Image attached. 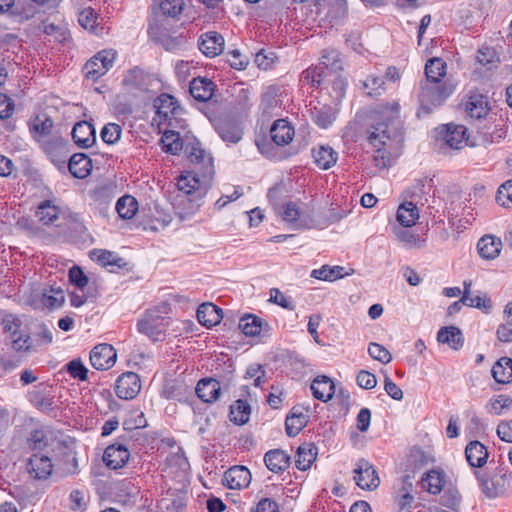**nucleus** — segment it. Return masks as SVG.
Listing matches in <instances>:
<instances>
[{"instance_id":"nucleus-59","label":"nucleus","mask_w":512,"mask_h":512,"mask_svg":"<svg viewBox=\"0 0 512 512\" xmlns=\"http://www.w3.org/2000/svg\"><path fill=\"white\" fill-rule=\"evenodd\" d=\"M226 62L230 65L231 68L236 70H244L246 69L249 59L246 56H243L240 50L234 49L226 53Z\"/></svg>"},{"instance_id":"nucleus-37","label":"nucleus","mask_w":512,"mask_h":512,"mask_svg":"<svg viewBox=\"0 0 512 512\" xmlns=\"http://www.w3.org/2000/svg\"><path fill=\"white\" fill-rule=\"evenodd\" d=\"M327 13L326 17L331 25L338 24L344 20L348 13L346 0H326Z\"/></svg>"},{"instance_id":"nucleus-35","label":"nucleus","mask_w":512,"mask_h":512,"mask_svg":"<svg viewBox=\"0 0 512 512\" xmlns=\"http://www.w3.org/2000/svg\"><path fill=\"white\" fill-rule=\"evenodd\" d=\"M437 340L440 343L448 344L454 350H459L464 344L463 334L455 326L441 328L437 333Z\"/></svg>"},{"instance_id":"nucleus-17","label":"nucleus","mask_w":512,"mask_h":512,"mask_svg":"<svg viewBox=\"0 0 512 512\" xmlns=\"http://www.w3.org/2000/svg\"><path fill=\"white\" fill-rule=\"evenodd\" d=\"M129 457L130 453L125 446L121 444H113L105 449L103 461L110 469L117 470L127 463Z\"/></svg>"},{"instance_id":"nucleus-55","label":"nucleus","mask_w":512,"mask_h":512,"mask_svg":"<svg viewBox=\"0 0 512 512\" xmlns=\"http://www.w3.org/2000/svg\"><path fill=\"white\" fill-rule=\"evenodd\" d=\"M121 126L116 123H108L101 130V138L107 144L116 143L121 137Z\"/></svg>"},{"instance_id":"nucleus-20","label":"nucleus","mask_w":512,"mask_h":512,"mask_svg":"<svg viewBox=\"0 0 512 512\" xmlns=\"http://www.w3.org/2000/svg\"><path fill=\"white\" fill-rule=\"evenodd\" d=\"M216 89L215 83L206 77H194V100L199 102H208L209 110H215V104L212 103V97Z\"/></svg>"},{"instance_id":"nucleus-15","label":"nucleus","mask_w":512,"mask_h":512,"mask_svg":"<svg viewBox=\"0 0 512 512\" xmlns=\"http://www.w3.org/2000/svg\"><path fill=\"white\" fill-rule=\"evenodd\" d=\"M154 107L156 115L153 118V122L157 123L159 126L167 123L171 116L176 114V111L179 108L176 99L165 93L155 99Z\"/></svg>"},{"instance_id":"nucleus-11","label":"nucleus","mask_w":512,"mask_h":512,"mask_svg":"<svg viewBox=\"0 0 512 512\" xmlns=\"http://www.w3.org/2000/svg\"><path fill=\"white\" fill-rule=\"evenodd\" d=\"M192 176L189 171L179 175L176 178V192L174 196V206L177 210V214L181 219H184L187 213L182 212L181 206H191V194H192Z\"/></svg>"},{"instance_id":"nucleus-47","label":"nucleus","mask_w":512,"mask_h":512,"mask_svg":"<svg viewBox=\"0 0 512 512\" xmlns=\"http://www.w3.org/2000/svg\"><path fill=\"white\" fill-rule=\"evenodd\" d=\"M506 321L497 329V337L501 342L512 341V302H509L504 310Z\"/></svg>"},{"instance_id":"nucleus-46","label":"nucleus","mask_w":512,"mask_h":512,"mask_svg":"<svg viewBox=\"0 0 512 512\" xmlns=\"http://www.w3.org/2000/svg\"><path fill=\"white\" fill-rule=\"evenodd\" d=\"M343 269L341 266L330 267L329 265H323L319 269H314L311 272V277L332 282L344 276L342 273Z\"/></svg>"},{"instance_id":"nucleus-40","label":"nucleus","mask_w":512,"mask_h":512,"mask_svg":"<svg viewBox=\"0 0 512 512\" xmlns=\"http://www.w3.org/2000/svg\"><path fill=\"white\" fill-rule=\"evenodd\" d=\"M313 157L321 169H329L337 161V153L331 147L320 146L313 150Z\"/></svg>"},{"instance_id":"nucleus-54","label":"nucleus","mask_w":512,"mask_h":512,"mask_svg":"<svg viewBox=\"0 0 512 512\" xmlns=\"http://www.w3.org/2000/svg\"><path fill=\"white\" fill-rule=\"evenodd\" d=\"M384 80L382 77L370 75L362 82V88L369 96H378L384 91Z\"/></svg>"},{"instance_id":"nucleus-3","label":"nucleus","mask_w":512,"mask_h":512,"mask_svg":"<svg viewBox=\"0 0 512 512\" xmlns=\"http://www.w3.org/2000/svg\"><path fill=\"white\" fill-rule=\"evenodd\" d=\"M398 112L399 104L396 102L391 106L383 107L380 113L382 117L387 115L386 121L372 124L367 130V140L375 148L374 160L378 167H385L389 161L385 150L391 144V126L393 121L398 118Z\"/></svg>"},{"instance_id":"nucleus-56","label":"nucleus","mask_w":512,"mask_h":512,"mask_svg":"<svg viewBox=\"0 0 512 512\" xmlns=\"http://www.w3.org/2000/svg\"><path fill=\"white\" fill-rule=\"evenodd\" d=\"M368 353L373 359L388 364L392 360L391 353L381 344L371 342L368 346Z\"/></svg>"},{"instance_id":"nucleus-62","label":"nucleus","mask_w":512,"mask_h":512,"mask_svg":"<svg viewBox=\"0 0 512 512\" xmlns=\"http://www.w3.org/2000/svg\"><path fill=\"white\" fill-rule=\"evenodd\" d=\"M398 239L409 247L422 248L425 240L420 238L419 235L413 234L407 230H400L397 233Z\"/></svg>"},{"instance_id":"nucleus-23","label":"nucleus","mask_w":512,"mask_h":512,"mask_svg":"<svg viewBox=\"0 0 512 512\" xmlns=\"http://www.w3.org/2000/svg\"><path fill=\"white\" fill-rule=\"evenodd\" d=\"M150 77L140 68H133L128 71L123 79V85L127 91L136 93L148 90Z\"/></svg>"},{"instance_id":"nucleus-12","label":"nucleus","mask_w":512,"mask_h":512,"mask_svg":"<svg viewBox=\"0 0 512 512\" xmlns=\"http://www.w3.org/2000/svg\"><path fill=\"white\" fill-rule=\"evenodd\" d=\"M462 105L464 106L467 116L471 119H483L490 111L487 97L477 92H470V94L462 100Z\"/></svg>"},{"instance_id":"nucleus-43","label":"nucleus","mask_w":512,"mask_h":512,"mask_svg":"<svg viewBox=\"0 0 512 512\" xmlns=\"http://www.w3.org/2000/svg\"><path fill=\"white\" fill-rule=\"evenodd\" d=\"M64 300V292L59 288H50L49 290H45L40 299L42 306L49 310L61 307Z\"/></svg>"},{"instance_id":"nucleus-32","label":"nucleus","mask_w":512,"mask_h":512,"mask_svg":"<svg viewBox=\"0 0 512 512\" xmlns=\"http://www.w3.org/2000/svg\"><path fill=\"white\" fill-rule=\"evenodd\" d=\"M264 462L270 471L280 473L289 467L290 456L283 450L274 449L265 454Z\"/></svg>"},{"instance_id":"nucleus-45","label":"nucleus","mask_w":512,"mask_h":512,"mask_svg":"<svg viewBox=\"0 0 512 512\" xmlns=\"http://www.w3.org/2000/svg\"><path fill=\"white\" fill-rule=\"evenodd\" d=\"M320 66L329 69L332 72H338L343 69V61L338 51L326 49L321 56Z\"/></svg>"},{"instance_id":"nucleus-14","label":"nucleus","mask_w":512,"mask_h":512,"mask_svg":"<svg viewBox=\"0 0 512 512\" xmlns=\"http://www.w3.org/2000/svg\"><path fill=\"white\" fill-rule=\"evenodd\" d=\"M141 389L139 376L134 372H126L116 381V395L125 400L135 398Z\"/></svg>"},{"instance_id":"nucleus-9","label":"nucleus","mask_w":512,"mask_h":512,"mask_svg":"<svg viewBox=\"0 0 512 512\" xmlns=\"http://www.w3.org/2000/svg\"><path fill=\"white\" fill-rule=\"evenodd\" d=\"M474 475L479 483L481 491L490 499L504 494L511 477V474L507 475V473H504L499 477H490L486 473L477 470L474 472Z\"/></svg>"},{"instance_id":"nucleus-22","label":"nucleus","mask_w":512,"mask_h":512,"mask_svg":"<svg viewBox=\"0 0 512 512\" xmlns=\"http://www.w3.org/2000/svg\"><path fill=\"white\" fill-rule=\"evenodd\" d=\"M196 317L202 326L212 328L220 323L223 315L222 310L215 304L205 302L197 308Z\"/></svg>"},{"instance_id":"nucleus-51","label":"nucleus","mask_w":512,"mask_h":512,"mask_svg":"<svg viewBox=\"0 0 512 512\" xmlns=\"http://www.w3.org/2000/svg\"><path fill=\"white\" fill-rule=\"evenodd\" d=\"M512 405V398L508 395H498L490 399L486 408L489 413L494 415H501L504 410L509 409Z\"/></svg>"},{"instance_id":"nucleus-63","label":"nucleus","mask_w":512,"mask_h":512,"mask_svg":"<svg viewBox=\"0 0 512 512\" xmlns=\"http://www.w3.org/2000/svg\"><path fill=\"white\" fill-rule=\"evenodd\" d=\"M69 280L80 290H83L88 284V277L79 266H73L70 268Z\"/></svg>"},{"instance_id":"nucleus-34","label":"nucleus","mask_w":512,"mask_h":512,"mask_svg":"<svg viewBox=\"0 0 512 512\" xmlns=\"http://www.w3.org/2000/svg\"><path fill=\"white\" fill-rule=\"evenodd\" d=\"M273 142L277 145L288 144L294 135V129L284 119L275 121L270 129Z\"/></svg>"},{"instance_id":"nucleus-16","label":"nucleus","mask_w":512,"mask_h":512,"mask_svg":"<svg viewBox=\"0 0 512 512\" xmlns=\"http://www.w3.org/2000/svg\"><path fill=\"white\" fill-rule=\"evenodd\" d=\"M198 48L206 57L213 58L224 49V38L221 34L210 31L199 37Z\"/></svg>"},{"instance_id":"nucleus-18","label":"nucleus","mask_w":512,"mask_h":512,"mask_svg":"<svg viewBox=\"0 0 512 512\" xmlns=\"http://www.w3.org/2000/svg\"><path fill=\"white\" fill-rule=\"evenodd\" d=\"M44 151L57 169L64 171L69 155L67 144L62 140L49 141L45 144Z\"/></svg>"},{"instance_id":"nucleus-38","label":"nucleus","mask_w":512,"mask_h":512,"mask_svg":"<svg viewBox=\"0 0 512 512\" xmlns=\"http://www.w3.org/2000/svg\"><path fill=\"white\" fill-rule=\"evenodd\" d=\"M491 372L498 383H509L512 380V359L500 358L492 367Z\"/></svg>"},{"instance_id":"nucleus-24","label":"nucleus","mask_w":512,"mask_h":512,"mask_svg":"<svg viewBox=\"0 0 512 512\" xmlns=\"http://www.w3.org/2000/svg\"><path fill=\"white\" fill-rule=\"evenodd\" d=\"M224 482L230 489H242L251 481V473L245 466H233L224 474Z\"/></svg>"},{"instance_id":"nucleus-42","label":"nucleus","mask_w":512,"mask_h":512,"mask_svg":"<svg viewBox=\"0 0 512 512\" xmlns=\"http://www.w3.org/2000/svg\"><path fill=\"white\" fill-rule=\"evenodd\" d=\"M116 210L122 219H132L138 210V202L133 196H122L116 203Z\"/></svg>"},{"instance_id":"nucleus-19","label":"nucleus","mask_w":512,"mask_h":512,"mask_svg":"<svg viewBox=\"0 0 512 512\" xmlns=\"http://www.w3.org/2000/svg\"><path fill=\"white\" fill-rule=\"evenodd\" d=\"M90 256L92 260L96 261L110 272H117L127 265L123 258L119 257L115 252L108 250L94 249L91 251Z\"/></svg>"},{"instance_id":"nucleus-64","label":"nucleus","mask_w":512,"mask_h":512,"mask_svg":"<svg viewBox=\"0 0 512 512\" xmlns=\"http://www.w3.org/2000/svg\"><path fill=\"white\" fill-rule=\"evenodd\" d=\"M461 504V495L456 489H449L443 496V505L450 508L453 512H459Z\"/></svg>"},{"instance_id":"nucleus-4","label":"nucleus","mask_w":512,"mask_h":512,"mask_svg":"<svg viewBox=\"0 0 512 512\" xmlns=\"http://www.w3.org/2000/svg\"><path fill=\"white\" fill-rule=\"evenodd\" d=\"M170 310L169 304L164 302L147 309L137 321V331L153 342L163 340L169 326Z\"/></svg>"},{"instance_id":"nucleus-41","label":"nucleus","mask_w":512,"mask_h":512,"mask_svg":"<svg viewBox=\"0 0 512 512\" xmlns=\"http://www.w3.org/2000/svg\"><path fill=\"white\" fill-rule=\"evenodd\" d=\"M251 413V408L246 401L241 399L236 400L230 406V420L238 425H243L248 422Z\"/></svg>"},{"instance_id":"nucleus-13","label":"nucleus","mask_w":512,"mask_h":512,"mask_svg":"<svg viewBox=\"0 0 512 512\" xmlns=\"http://www.w3.org/2000/svg\"><path fill=\"white\" fill-rule=\"evenodd\" d=\"M116 358V351L110 344H99L90 352L91 365L97 370L111 368L115 364Z\"/></svg>"},{"instance_id":"nucleus-31","label":"nucleus","mask_w":512,"mask_h":512,"mask_svg":"<svg viewBox=\"0 0 512 512\" xmlns=\"http://www.w3.org/2000/svg\"><path fill=\"white\" fill-rule=\"evenodd\" d=\"M467 128L464 125L448 124L444 136L446 144L453 149H461L468 143Z\"/></svg>"},{"instance_id":"nucleus-49","label":"nucleus","mask_w":512,"mask_h":512,"mask_svg":"<svg viewBox=\"0 0 512 512\" xmlns=\"http://www.w3.org/2000/svg\"><path fill=\"white\" fill-rule=\"evenodd\" d=\"M162 148L165 152L176 154L182 149V141L178 133L165 131L161 137Z\"/></svg>"},{"instance_id":"nucleus-10","label":"nucleus","mask_w":512,"mask_h":512,"mask_svg":"<svg viewBox=\"0 0 512 512\" xmlns=\"http://www.w3.org/2000/svg\"><path fill=\"white\" fill-rule=\"evenodd\" d=\"M354 474L357 486L363 490H374L380 484V478L374 466L364 458L356 462Z\"/></svg>"},{"instance_id":"nucleus-30","label":"nucleus","mask_w":512,"mask_h":512,"mask_svg":"<svg viewBox=\"0 0 512 512\" xmlns=\"http://www.w3.org/2000/svg\"><path fill=\"white\" fill-rule=\"evenodd\" d=\"M311 391L316 399L327 402L335 393V385L329 377L317 376L311 384Z\"/></svg>"},{"instance_id":"nucleus-52","label":"nucleus","mask_w":512,"mask_h":512,"mask_svg":"<svg viewBox=\"0 0 512 512\" xmlns=\"http://www.w3.org/2000/svg\"><path fill=\"white\" fill-rule=\"evenodd\" d=\"M191 68L190 62L184 60L178 61L175 65L176 76L186 86L187 92L190 95H192V80L189 79Z\"/></svg>"},{"instance_id":"nucleus-5","label":"nucleus","mask_w":512,"mask_h":512,"mask_svg":"<svg viewBox=\"0 0 512 512\" xmlns=\"http://www.w3.org/2000/svg\"><path fill=\"white\" fill-rule=\"evenodd\" d=\"M194 200L203 197L211 187L214 177L213 158L200 147L194 137Z\"/></svg>"},{"instance_id":"nucleus-26","label":"nucleus","mask_w":512,"mask_h":512,"mask_svg":"<svg viewBox=\"0 0 512 512\" xmlns=\"http://www.w3.org/2000/svg\"><path fill=\"white\" fill-rule=\"evenodd\" d=\"M465 457L471 467L482 468L487 463L489 453L480 441L473 440L466 445Z\"/></svg>"},{"instance_id":"nucleus-50","label":"nucleus","mask_w":512,"mask_h":512,"mask_svg":"<svg viewBox=\"0 0 512 512\" xmlns=\"http://www.w3.org/2000/svg\"><path fill=\"white\" fill-rule=\"evenodd\" d=\"M307 417L303 413L288 415L285 421V430L289 437H295L305 427Z\"/></svg>"},{"instance_id":"nucleus-1","label":"nucleus","mask_w":512,"mask_h":512,"mask_svg":"<svg viewBox=\"0 0 512 512\" xmlns=\"http://www.w3.org/2000/svg\"><path fill=\"white\" fill-rule=\"evenodd\" d=\"M55 445L67 460L72 461L73 468L70 469V471L72 473L76 472L77 460L73 451L69 447L60 445L59 443L48 444L47 441L44 440L42 432L36 431L30 437V446L34 452L30 456L27 464L28 473L32 478L42 480L47 479L52 474L54 464L50 454L55 451Z\"/></svg>"},{"instance_id":"nucleus-53","label":"nucleus","mask_w":512,"mask_h":512,"mask_svg":"<svg viewBox=\"0 0 512 512\" xmlns=\"http://www.w3.org/2000/svg\"><path fill=\"white\" fill-rule=\"evenodd\" d=\"M325 76L324 68L320 65L308 68L302 73V78L313 87L320 86L324 82Z\"/></svg>"},{"instance_id":"nucleus-27","label":"nucleus","mask_w":512,"mask_h":512,"mask_svg":"<svg viewBox=\"0 0 512 512\" xmlns=\"http://www.w3.org/2000/svg\"><path fill=\"white\" fill-rule=\"evenodd\" d=\"M197 396L205 403H211L218 399L221 386L216 379H201L194 388Z\"/></svg>"},{"instance_id":"nucleus-29","label":"nucleus","mask_w":512,"mask_h":512,"mask_svg":"<svg viewBox=\"0 0 512 512\" xmlns=\"http://www.w3.org/2000/svg\"><path fill=\"white\" fill-rule=\"evenodd\" d=\"M67 167L75 178L83 179L90 174L92 162L87 155L76 153L69 158Z\"/></svg>"},{"instance_id":"nucleus-57","label":"nucleus","mask_w":512,"mask_h":512,"mask_svg":"<svg viewBox=\"0 0 512 512\" xmlns=\"http://www.w3.org/2000/svg\"><path fill=\"white\" fill-rule=\"evenodd\" d=\"M78 22L84 29L94 32L97 27V15L92 8H84L78 15Z\"/></svg>"},{"instance_id":"nucleus-61","label":"nucleus","mask_w":512,"mask_h":512,"mask_svg":"<svg viewBox=\"0 0 512 512\" xmlns=\"http://www.w3.org/2000/svg\"><path fill=\"white\" fill-rule=\"evenodd\" d=\"M496 199L502 206H512V180L506 181L499 187Z\"/></svg>"},{"instance_id":"nucleus-28","label":"nucleus","mask_w":512,"mask_h":512,"mask_svg":"<svg viewBox=\"0 0 512 512\" xmlns=\"http://www.w3.org/2000/svg\"><path fill=\"white\" fill-rule=\"evenodd\" d=\"M446 483V474L440 469H431L421 478L422 488L431 494H439Z\"/></svg>"},{"instance_id":"nucleus-60","label":"nucleus","mask_w":512,"mask_h":512,"mask_svg":"<svg viewBox=\"0 0 512 512\" xmlns=\"http://www.w3.org/2000/svg\"><path fill=\"white\" fill-rule=\"evenodd\" d=\"M269 301L287 310L293 311L295 309L293 300L290 297H286L278 288L270 289Z\"/></svg>"},{"instance_id":"nucleus-8","label":"nucleus","mask_w":512,"mask_h":512,"mask_svg":"<svg viewBox=\"0 0 512 512\" xmlns=\"http://www.w3.org/2000/svg\"><path fill=\"white\" fill-rule=\"evenodd\" d=\"M205 116L210 120L219 136L226 142L236 143L242 137V131L239 126L232 120L215 115V110L204 111L198 107Z\"/></svg>"},{"instance_id":"nucleus-48","label":"nucleus","mask_w":512,"mask_h":512,"mask_svg":"<svg viewBox=\"0 0 512 512\" xmlns=\"http://www.w3.org/2000/svg\"><path fill=\"white\" fill-rule=\"evenodd\" d=\"M313 121L321 128H327L332 124L335 119L334 112L331 107L323 106L321 108H314L311 111Z\"/></svg>"},{"instance_id":"nucleus-25","label":"nucleus","mask_w":512,"mask_h":512,"mask_svg":"<svg viewBox=\"0 0 512 512\" xmlns=\"http://www.w3.org/2000/svg\"><path fill=\"white\" fill-rule=\"evenodd\" d=\"M72 138L79 147H91L96 141L95 128L90 122L80 121L73 127Z\"/></svg>"},{"instance_id":"nucleus-39","label":"nucleus","mask_w":512,"mask_h":512,"mask_svg":"<svg viewBox=\"0 0 512 512\" xmlns=\"http://www.w3.org/2000/svg\"><path fill=\"white\" fill-rule=\"evenodd\" d=\"M419 218L417 206L413 202L401 204L397 211V221L404 227H411Z\"/></svg>"},{"instance_id":"nucleus-44","label":"nucleus","mask_w":512,"mask_h":512,"mask_svg":"<svg viewBox=\"0 0 512 512\" xmlns=\"http://www.w3.org/2000/svg\"><path fill=\"white\" fill-rule=\"evenodd\" d=\"M239 329L246 336H256L261 332L262 320L254 315L247 314L240 318Z\"/></svg>"},{"instance_id":"nucleus-2","label":"nucleus","mask_w":512,"mask_h":512,"mask_svg":"<svg viewBox=\"0 0 512 512\" xmlns=\"http://www.w3.org/2000/svg\"><path fill=\"white\" fill-rule=\"evenodd\" d=\"M425 82L419 94L422 103L440 105L453 91L452 86L441 82L446 75V63L440 58L429 59L425 65Z\"/></svg>"},{"instance_id":"nucleus-21","label":"nucleus","mask_w":512,"mask_h":512,"mask_svg":"<svg viewBox=\"0 0 512 512\" xmlns=\"http://www.w3.org/2000/svg\"><path fill=\"white\" fill-rule=\"evenodd\" d=\"M61 214V209L55 200H44L38 205L35 215L43 225L59 226L58 220Z\"/></svg>"},{"instance_id":"nucleus-6","label":"nucleus","mask_w":512,"mask_h":512,"mask_svg":"<svg viewBox=\"0 0 512 512\" xmlns=\"http://www.w3.org/2000/svg\"><path fill=\"white\" fill-rule=\"evenodd\" d=\"M116 57L117 52L114 49L99 51L84 65L83 71L86 77L91 80H97L112 68Z\"/></svg>"},{"instance_id":"nucleus-36","label":"nucleus","mask_w":512,"mask_h":512,"mask_svg":"<svg viewBox=\"0 0 512 512\" xmlns=\"http://www.w3.org/2000/svg\"><path fill=\"white\" fill-rule=\"evenodd\" d=\"M318 453L317 447L312 443H305L298 447L295 464L299 470H307L315 461Z\"/></svg>"},{"instance_id":"nucleus-33","label":"nucleus","mask_w":512,"mask_h":512,"mask_svg":"<svg viewBox=\"0 0 512 512\" xmlns=\"http://www.w3.org/2000/svg\"><path fill=\"white\" fill-rule=\"evenodd\" d=\"M502 247V242L500 238H496L492 235L483 236L477 244V249L479 255L484 259H494L496 258Z\"/></svg>"},{"instance_id":"nucleus-7","label":"nucleus","mask_w":512,"mask_h":512,"mask_svg":"<svg viewBox=\"0 0 512 512\" xmlns=\"http://www.w3.org/2000/svg\"><path fill=\"white\" fill-rule=\"evenodd\" d=\"M4 330L10 339L12 348L16 351H29L32 341L28 332L21 327V322L15 316L9 315L3 320Z\"/></svg>"},{"instance_id":"nucleus-58","label":"nucleus","mask_w":512,"mask_h":512,"mask_svg":"<svg viewBox=\"0 0 512 512\" xmlns=\"http://www.w3.org/2000/svg\"><path fill=\"white\" fill-rule=\"evenodd\" d=\"M67 372L74 379L85 381L88 377V369L80 359H73L66 365Z\"/></svg>"}]
</instances>
